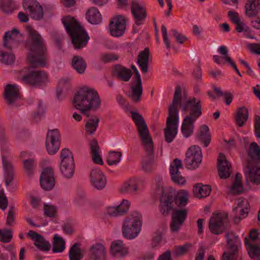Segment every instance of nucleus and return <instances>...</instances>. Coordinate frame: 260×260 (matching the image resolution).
I'll list each match as a JSON object with an SVG mask.
<instances>
[{
    "label": "nucleus",
    "instance_id": "obj_38",
    "mask_svg": "<svg viewBox=\"0 0 260 260\" xmlns=\"http://www.w3.org/2000/svg\"><path fill=\"white\" fill-rule=\"evenodd\" d=\"M218 51L220 55H222V58L224 59V62L229 64L238 75L241 77L242 76L241 74L238 69L236 63L230 56L227 47L225 46H221L218 48Z\"/></svg>",
    "mask_w": 260,
    "mask_h": 260
},
{
    "label": "nucleus",
    "instance_id": "obj_55",
    "mask_svg": "<svg viewBox=\"0 0 260 260\" xmlns=\"http://www.w3.org/2000/svg\"><path fill=\"white\" fill-rule=\"evenodd\" d=\"M119 58V56L114 53H104L100 56V60L105 63L115 61Z\"/></svg>",
    "mask_w": 260,
    "mask_h": 260
},
{
    "label": "nucleus",
    "instance_id": "obj_61",
    "mask_svg": "<svg viewBox=\"0 0 260 260\" xmlns=\"http://www.w3.org/2000/svg\"><path fill=\"white\" fill-rule=\"evenodd\" d=\"M44 210V214L47 217H54L56 212V207L52 205H45Z\"/></svg>",
    "mask_w": 260,
    "mask_h": 260
},
{
    "label": "nucleus",
    "instance_id": "obj_25",
    "mask_svg": "<svg viewBox=\"0 0 260 260\" xmlns=\"http://www.w3.org/2000/svg\"><path fill=\"white\" fill-rule=\"evenodd\" d=\"M4 92L5 98L9 105H12L15 101L20 99L18 86L16 85L7 84Z\"/></svg>",
    "mask_w": 260,
    "mask_h": 260
},
{
    "label": "nucleus",
    "instance_id": "obj_26",
    "mask_svg": "<svg viewBox=\"0 0 260 260\" xmlns=\"http://www.w3.org/2000/svg\"><path fill=\"white\" fill-rule=\"evenodd\" d=\"M113 74L118 80L124 82L128 81L132 76L130 69L119 64L115 66Z\"/></svg>",
    "mask_w": 260,
    "mask_h": 260
},
{
    "label": "nucleus",
    "instance_id": "obj_31",
    "mask_svg": "<svg viewBox=\"0 0 260 260\" xmlns=\"http://www.w3.org/2000/svg\"><path fill=\"white\" fill-rule=\"evenodd\" d=\"M110 249L111 254L115 257H122L127 253V249L120 240L113 242L111 243Z\"/></svg>",
    "mask_w": 260,
    "mask_h": 260
},
{
    "label": "nucleus",
    "instance_id": "obj_1",
    "mask_svg": "<svg viewBox=\"0 0 260 260\" xmlns=\"http://www.w3.org/2000/svg\"><path fill=\"white\" fill-rule=\"evenodd\" d=\"M189 194L186 190L178 192L162 189L160 197L159 211L161 214L168 216L173 213L170 222V230L173 233L178 232L187 218L188 210L183 208L188 202Z\"/></svg>",
    "mask_w": 260,
    "mask_h": 260
},
{
    "label": "nucleus",
    "instance_id": "obj_16",
    "mask_svg": "<svg viewBox=\"0 0 260 260\" xmlns=\"http://www.w3.org/2000/svg\"><path fill=\"white\" fill-rule=\"evenodd\" d=\"M131 12L137 25H141L146 18V10L144 5L136 0H133L131 4Z\"/></svg>",
    "mask_w": 260,
    "mask_h": 260
},
{
    "label": "nucleus",
    "instance_id": "obj_54",
    "mask_svg": "<svg viewBox=\"0 0 260 260\" xmlns=\"http://www.w3.org/2000/svg\"><path fill=\"white\" fill-rule=\"evenodd\" d=\"M14 60L15 56L13 54L0 51V62L5 64H10L14 62Z\"/></svg>",
    "mask_w": 260,
    "mask_h": 260
},
{
    "label": "nucleus",
    "instance_id": "obj_19",
    "mask_svg": "<svg viewBox=\"0 0 260 260\" xmlns=\"http://www.w3.org/2000/svg\"><path fill=\"white\" fill-rule=\"evenodd\" d=\"M126 28L125 22L124 17L118 16L113 18L109 24V31L113 37L122 36Z\"/></svg>",
    "mask_w": 260,
    "mask_h": 260
},
{
    "label": "nucleus",
    "instance_id": "obj_45",
    "mask_svg": "<svg viewBox=\"0 0 260 260\" xmlns=\"http://www.w3.org/2000/svg\"><path fill=\"white\" fill-rule=\"evenodd\" d=\"M100 119L95 116H92L85 124V129L88 135H91L96 131L99 125Z\"/></svg>",
    "mask_w": 260,
    "mask_h": 260
},
{
    "label": "nucleus",
    "instance_id": "obj_13",
    "mask_svg": "<svg viewBox=\"0 0 260 260\" xmlns=\"http://www.w3.org/2000/svg\"><path fill=\"white\" fill-rule=\"evenodd\" d=\"M22 81L31 85H41L47 80V75L43 71H32L23 75Z\"/></svg>",
    "mask_w": 260,
    "mask_h": 260
},
{
    "label": "nucleus",
    "instance_id": "obj_48",
    "mask_svg": "<svg viewBox=\"0 0 260 260\" xmlns=\"http://www.w3.org/2000/svg\"><path fill=\"white\" fill-rule=\"evenodd\" d=\"M52 251L53 252H62L65 249V241L62 238L56 234L54 236Z\"/></svg>",
    "mask_w": 260,
    "mask_h": 260
},
{
    "label": "nucleus",
    "instance_id": "obj_50",
    "mask_svg": "<svg viewBox=\"0 0 260 260\" xmlns=\"http://www.w3.org/2000/svg\"><path fill=\"white\" fill-rule=\"evenodd\" d=\"M24 169L28 176H30L34 172V170L36 166L35 160L33 158H28L22 159Z\"/></svg>",
    "mask_w": 260,
    "mask_h": 260
},
{
    "label": "nucleus",
    "instance_id": "obj_14",
    "mask_svg": "<svg viewBox=\"0 0 260 260\" xmlns=\"http://www.w3.org/2000/svg\"><path fill=\"white\" fill-rule=\"evenodd\" d=\"M23 8L24 10H28L30 17L35 20H40L44 16L42 7L36 0H24Z\"/></svg>",
    "mask_w": 260,
    "mask_h": 260
},
{
    "label": "nucleus",
    "instance_id": "obj_51",
    "mask_svg": "<svg viewBox=\"0 0 260 260\" xmlns=\"http://www.w3.org/2000/svg\"><path fill=\"white\" fill-rule=\"evenodd\" d=\"M132 94L131 98L134 102H138L141 100L142 95L143 88L142 84H136L135 86L131 87Z\"/></svg>",
    "mask_w": 260,
    "mask_h": 260
},
{
    "label": "nucleus",
    "instance_id": "obj_59",
    "mask_svg": "<svg viewBox=\"0 0 260 260\" xmlns=\"http://www.w3.org/2000/svg\"><path fill=\"white\" fill-rule=\"evenodd\" d=\"M15 211L14 206H10L7 214L6 224L8 226H12L15 220Z\"/></svg>",
    "mask_w": 260,
    "mask_h": 260
},
{
    "label": "nucleus",
    "instance_id": "obj_62",
    "mask_svg": "<svg viewBox=\"0 0 260 260\" xmlns=\"http://www.w3.org/2000/svg\"><path fill=\"white\" fill-rule=\"evenodd\" d=\"M192 76L196 82L201 83L202 79V70L200 66H198L193 70L192 73Z\"/></svg>",
    "mask_w": 260,
    "mask_h": 260
},
{
    "label": "nucleus",
    "instance_id": "obj_17",
    "mask_svg": "<svg viewBox=\"0 0 260 260\" xmlns=\"http://www.w3.org/2000/svg\"><path fill=\"white\" fill-rule=\"evenodd\" d=\"M55 182L53 169L50 168L43 169L40 178V183L42 188L45 190H51L54 187Z\"/></svg>",
    "mask_w": 260,
    "mask_h": 260
},
{
    "label": "nucleus",
    "instance_id": "obj_8",
    "mask_svg": "<svg viewBox=\"0 0 260 260\" xmlns=\"http://www.w3.org/2000/svg\"><path fill=\"white\" fill-rule=\"evenodd\" d=\"M142 226V215L137 211H133L129 217L124 221L122 226L123 236L127 239L136 238L140 233Z\"/></svg>",
    "mask_w": 260,
    "mask_h": 260
},
{
    "label": "nucleus",
    "instance_id": "obj_58",
    "mask_svg": "<svg viewBox=\"0 0 260 260\" xmlns=\"http://www.w3.org/2000/svg\"><path fill=\"white\" fill-rule=\"evenodd\" d=\"M51 37L54 41L56 46L58 49H61L62 47V42L64 39L63 35L56 31H53L51 32Z\"/></svg>",
    "mask_w": 260,
    "mask_h": 260
},
{
    "label": "nucleus",
    "instance_id": "obj_40",
    "mask_svg": "<svg viewBox=\"0 0 260 260\" xmlns=\"http://www.w3.org/2000/svg\"><path fill=\"white\" fill-rule=\"evenodd\" d=\"M197 137L201 141L205 147H207L211 142V135L209 128L207 125H203L197 133Z\"/></svg>",
    "mask_w": 260,
    "mask_h": 260
},
{
    "label": "nucleus",
    "instance_id": "obj_18",
    "mask_svg": "<svg viewBox=\"0 0 260 260\" xmlns=\"http://www.w3.org/2000/svg\"><path fill=\"white\" fill-rule=\"evenodd\" d=\"M91 185L98 190L103 189L107 183V179L103 172L99 168L92 169L89 175Z\"/></svg>",
    "mask_w": 260,
    "mask_h": 260
},
{
    "label": "nucleus",
    "instance_id": "obj_23",
    "mask_svg": "<svg viewBox=\"0 0 260 260\" xmlns=\"http://www.w3.org/2000/svg\"><path fill=\"white\" fill-rule=\"evenodd\" d=\"M27 236L35 241L34 245L39 250L43 251H48L50 249V243L47 241L41 235L35 231H29L27 233Z\"/></svg>",
    "mask_w": 260,
    "mask_h": 260
},
{
    "label": "nucleus",
    "instance_id": "obj_63",
    "mask_svg": "<svg viewBox=\"0 0 260 260\" xmlns=\"http://www.w3.org/2000/svg\"><path fill=\"white\" fill-rule=\"evenodd\" d=\"M171 32L175 38L176 41L180 44H182L187 39L185 36L182 35L181 34L179 33L176 29H172L171 30Z\"/></svg>",
    "mask_w": 260,
    "mask_h": 260
},
{
    "label": "nucleus",
    "instance_id": "obj_43",
    "mask_svg": "<svg viewBox=\"0 0 260 260\" xmlns=\"http://www.w3.org/2000/svg\"><path fill=\"white\" fill-rule=\"evenodd\" d=\"M17 8V5L13 0H0V9L4 13H12Z\"/></svg>",
    "mask_w": 260,
    "mask_h": 260
},
{
    "label": "nucleus",
    "instance_id": "obj_42",
    "mask_svg": "<svg viewBox=\"0 0 260 260\" xmlns=\"http://www.w3.org/2000/svg\"><path fill=\"white\" fill-rule=\"evenodd\" d=\"M80 244L75 243L71 247L69 252V260H81L83 257V254L80 248Z\"/></svg>",
    "mask_w": 260,
    "mask_h": 260
},
{
    "label": "nucleus",
    "instance_id": "obj_9",
    "mask_svg": "<svg viewBox=\"0 0 260 260\" xmlns=\"http://www.w3.org/2000/svg\"><path fill=\"white\" fill-rule=\"evenodd\" d=\"M60 172L64 178H71L75 172V163L72 153L68 148L63 149L60 152Z\"/></svg>",
    "mask_w": 260,
    "mask_h": 260
},
{
    "label": "nucleus",
    "instance_id": "obj_20",
    "mask_svg": "<svg viewBox=\"0 0 260 260\" xmlns=\"http://www.w3.org/2000/svg\"><path fill=\"white\" fill-rule=\"evenodd\" d=\"M182 168V161L178 158H175L171 164L170 168V175L172 181L179 185L184 184L186 180L179 172V169Z\"/></svg>",
    "mask_w": 260,
    "mask_h": 260
},
{
    "label": "nucleus",
    "instance_id": "obj_64",
    "mask_svg": "<svg viewBox=\"0 0 260 260\" xmlns=\"http://www.w3.org/2000/svg\"><path fill=\"white\" fill-rule=\"evenodd\" d=\"M254 132L256 137L260 138V116L256 115L254 117Z\"/></svg>",
    "mask_w": 260,
    "mask_h": 260
},
{
    "label": "nucleus",
    "instance_id": "obj_37",
    "mask_svg": "<svg viewBox=\"0 0 260 260\" xmlns=\"http://www.w3.org/2000/svg\"><path fill=\"white\" fill-rule=\"evenodd\" d=\"M71 87L69 81L68 79H62L59 81L56 89V98L61 100L62 96L64 97Z\"/></svg>",
    "mask_w": 260,
    "mask_h": 260
},
{
    "label": "nucleus",
    "instance_id": "obj_57",
    "mask_svg": "<svg viewBox=\"0 0 260 260\" xmlns=\"http://www.w3.org/2000/svg\"><path fill=\"white\" fill-rule=\"evenodd\" d=\"M137 190V185L133 181L126 182L121 187V191L123 193L134 192Z\"/></svg>",
    "mask_w": 260,
    "mask_h": 260
},
{
    "label": "nucleus",
    "instance_id": "obj_53",
    "mask_svg": "<svg viewBox=\"0 0 260 260\" xmlns=\"http://www.w3.org/2000/svg\"><path fill=\"white\" fill-rule=\"evenodd\" d=\"M45 107L43 102L41 101H39L37 104V110L35 112L34 115V120L36 122H38L41 118L45 115Z\"/></svg>",
    "mask_w": 260,
    "mask_h": 260
},
{
    "label": "nucleus",
    "instance_id": "obj_7",
    "mask_svg": "<svg viewBox=\"0 0 260 260\" xmlns=\"http://www.w3.org/2000/svg\"><path fill=\"white\" fill-rule=\"evenodd\" d=\"M65 29L72 39V43L76 49L84 47L89 39L84 28L74 17L67 16L61 19Z\"/></svg>",
    "mask_w": 260,
    "mask_h": 260
},
{
    "label": "nucleus",
    "instance_id": "obj_46",
    "mask_svg": "<svg viewBox=\"0 0 260 260\" xmlns=\"http://www.w3.org/2000/svg\"><path fill=\"white\" fill-rule=\"evenodd\" d=\"M241 175L238 173L236 174L234 184L230 189V192L233 194H239L243 191V186L241 183Z\"/></svg>",
    "mask_w": 260,
    "mask_h": 260
},
{
    "label": "nucleus",
    "instance_id": "obj_39",
    "mask_svg": "<svg viewBox=\"0 0 260 260\" xmlns=\"http://www.w3.org/2000/svg\"><path fill=\"white\" fill-rule=\"evenodd\" d=\"M90 149L92 154L93 161L98 165H102L104 162L101 156L99 154L100 147L96 140L93 139L90 143Z\"/></svg>",
    "mask_w": 260,
    "mask_h": 260
},
{
    "label": "nucleus",
    "instance_id": "obj_12",
    "mask_svg": "<svg viewBox=\"0 0 260 260\" xmlns=\"http://www.w3.org/2000/svg\"><path fill=\"white\" fill-rule=\"evenodd\" d=\"M60 136L57 129L49 130L47 134L46 147L50 155L55 154L60 147Z\"/></svg>",
    "mask_w": 260,
    "mask_h": 260
},
{
    "label": "nucleus",
    "instance_id": "obj_15",
    "mask_svg": "<svg viewBox=\"0 0 260 260\" xmlns=\"http://www.w3.org/2000/svg\"><path fill=\"white\" fill-rule=\"evenodd\" d=\"M23 8L24 10H28L30 17L35 20H40L44 16L42 7L36 0H24Z\"/></svg>",
    "mask_w": 260,
    "mask_h": 260
},
{
    "label": "nucleus",
    "instance_id": "obj_24",
    "mask_svg": "<svg viewBox=\"0 0 260 260\" xmlns=\"http://www.w3.org/2000/svg\"><path fill=\"white\" fill-rule=\"evenodd\" d=\"M226 239L227 248L229 252L237 254L241 244L239 238L233 232L228 233L225 236Z\"/></svg>",
    "mask_w": 260,
    "mask_h": 260
},
{
    "label": "nucleus",
    "instance_id": "obj_36",
    "mask_svg": "<svg viewBox=\"0 0 260 260\" xmlns=\"http://www.w3.org/2000/svg\"><path fill=\"white\" fill-rule=\"evenodd\" d=\"M173 104H171L168 109V117L167 119L166 125H173L178 126L179 122L178 110L177 107Z\"/></svg>",
    "mask_w": 260,
    "mask_h": 260
},
{
    "label": "nucleus",
    "instance_id": "obj_49",
    "mask_svg": "<svg viewBox=\"0 0 260 260\" xmlns=\"http://www.w3.org/2000/svg\"><path fill=\"white\" fill-rule=\"evenodd\" d=\"M191 244L189 243H185L183 245H176L174 246L173 254L175 257L185 255L191 248Z\"/></svg>",
    "mask_w": 260,
    "mask_h": 260
},
{
    "label": "nucleus",
    "instance_id": "obj_44",
    "mask_svg": "<svg viewBox=\"0 0 260 260\" xmlns=\"http://www.w3.org/2000/svg\"><path fill=\"white\" fill-rule=\"evenodd\" d=\"M178 132V126L173 125H167L164 129L165 139L170 143L175 139Z\"/></svg>",
    "mask_w": 260,
    "mask_h": 260
},
{
    "label": "nucleus",
    "instance_id": "obj_52",
    "mask_svg": "<svg viewBox=\"0 0 260 260\" xmlns=\"http://www.w3.org/2000/svg\"><path fill=\"white\" fill-rule=\"evenodd\" d=\"M122 153L121 152L112 151L109 153L107 163L109 165H114L118 164L121 159Z\"/></svg>",
    "mask_w": 260,
    "mask_h": 260
},
{
    "label": "nucleus",
    "instance_id": "obj_5",
    "mask_svg": "<svg viewBox=\"0 0 260 260\" xmlns=\"http://www.w3.org/2000/svg\"><path fill=\"white\" fill-rule=\"evenodd\" d=\"M181 108L183 113H188V114L184 117L181 127L183 136L185 138H188L193 133L194 123L202 114L201 100L194 97L189 98L183 103Z\"/></svg>",
    "mask_w": 260,
    "mask_h": 260
},
{
    "label": "nucleus",
    "instance_id": "obj_4",
    "mask_svg": "<svg viewBox=\"0 0 260 260\" xmlns=\"http://www.w3.org/2000/svg\"><path fill=\"white\" fill-rule=\"evenodd\" d=\"M101 104V100L98 92L93 88L87 87L81 88L75 94L73 99L74 107L81 111L86 117H89L88 112L98 109Z\"/></svg>",
    "mask_w": 260,
    "mask_h": 260
},
{
    "label": "nucleus",
    "instance_id": "obj_3",
    "mask_svg": "<svg viewBox=\"0 0 260 260\" xmlns=\"http://www.w3.org/2000/svg\"><path fill=\"white\" fill-rule=\"evenodd\" d=\"M131 117L138 131V135L146 153V157L142 161V168L146 172L151 171V164L153 160L154 150L152 139L147 125L142 115L137 111H131Z\"/></svg>",
    "mask_w": 260,
    "mask_h": 260
},
{
    "label": "nucleus",
    "instance_id": "obj_41",
    "mask_svg": "<svg viewBox=\"0 0 260 260\" xmlns=\"http://www.w3.org/2000/svg\"><path fill=\"white\" fill-rule=\"evenodd\" d=\"M86 18L92 24H98L102 22V17L99 10L95 7L89 9L86 13Z\"/></svg>",
    "mask_w": 260,
    "mask_h": 260
},
{
    "label": "nucleus",
    "instance_id": "obj_27",
    "mask_svg": "<svg viewBox=\"0 0 260 260\" xmlns=\"http://www.w3.org/2000/svg\"><path fill=\"white\" fill-rule=\"evenodd\" d=\"M129 206V201L127 200H123L119 205L109 207L107 209V213L110 216L114 217L121 216L128 211Z\"/></svg>",
    "mask_w": 260,
    "mask_h": 260
},
{
    "label": "nucleus",
    "instance_id": "obj_60",
    "mask_svg": "<svg viewBox=\"0 0 260 260\" xmlns=\"http://www.w3.org/2000/svg\"><path fill=\"white\" fill-rule=\"evenodd\" d=\"M12 239V232L10 230H0V241L7 243Z\"/></svg>",
    "mask_w": 260,
    "mask_h": 260
},
{
    "label": "nucleus",
    "instance_id": "obj_32",
    "mask_svg": "<svg viewBox=\"0 0 260 260\" xmlns=\"http://www.w3.org/2000/svg\"><path fill=\"white\" fill-rule=\"evenodd\" d=\"M211 187L209 185L198 183L193 186V193L194 197L199 199L205 198L210 194Z\"/></svg>",
    "mask_w": 260,
    "mask_h": 260
},
{
    "label": "nucleus",
    "instance_id": "obj_6",
    "mask_svg": "<svg viewBox=\"0 0 260 260\" xmlns=\"http://www.w3.org/2000/svg\"><path fill=\"white\" fill-rule=\"evenodd\" d=\"M248 158L244 169V174L247 182L254 185L260 184V147L253 142L250 143L246 150Z\"/></svg>",
    "mask_w": 260,
    "mask_h": 260
},
{
    "label": "nucleus",
    "instance_id": "obj_56",
    "mask_svg": "<svg viewBox=\"0 0 260 260\" xmlns=\"http://www.w3.org/2000/svg\"><path fill=\"white\" fill-rule=\"evenodd\" d=\"M181 93L182 90L179 85H177L175 87L174 95L172 101V104L176 106H179L180 107L183 104H181Z\"/></svg>",
    "mask_w": 260,
    "mask_h": 260
},
{
    "label": "nucleus",
    "instance_id": "obj_34",
    "mask_svg": "<svg viewBox=\"0 0 260 260\" xmlns=\"http://www.w3.org/2000/svg\"><path fill=\"white\" fill-rule=\"evenodd\" d=\"M71 66L79 74H83L87 68V64L81 56L74 55L73 56Z\"/></svg>",
    "mask_w": 260,
    "mask_h": 260
},
{
    "label": "nucleus",
    "instance_id": "obj_22",
    "mask_svg": "<svg viewBox=\"0 0 260 260\" xmlns=\"http://www.w3.org/2000/svg\"><path fill=\"white\" fill-rule=\"evenodd\" d=\"M4 177L6 187L9 186L13 182L14 179V170L12 162L6 156H2Z\"/></svg>",
    "mask_w": 260,
    "mask_h": 260
},
{
    "label": "nucleus",
    "instance_id": "obj_47",
    "mask_svg": "<svg viewBox=\"0 0 260 260\" xmlns=\"http://www.w3.org/2000/svg\"><path fill=\"white\" fill-rule=\"evenodd\" d=\"M19 34V30L14 28L12 31H8L5 32V35L3 37V46L7 49H10L11 48V46L9 44L8 39L14 40L15 37L17 36Z\"/></svg>",
    "mask_w": 260,
    "mask_h": 260
},
{
    "label": "nucleus",
    "instance_id": "obj_28",
    "mask_svg": "<svg viewBox=\"0 0 260 260\" xmlns=\"http://www.w3.org/2000/svg\"><path fill=\"white\" fill-rule=\"evenodd\" d=\"M91 258L93 260H105L106 250L105 246L101 243H95L90 247Z\"/></svg>",
    "mask_w": 260,
    "mask_h": 260
},
{
    "label": "nucleus",
    "instance_id": "obj_30",
    "mask_svg": "<svg viewBox=\"0 0 260 260\" xmlns=\"http://www.w3.org/2000/svg\"><path fill=\"white\" fill-rule=\"evenodd\" d=\"M245 14L248 17L257 15L260 11L259 0H247L245 5Z\"/></svg>",
    "mask_w": 260,
    "mask_h": 260
},
{
    "label": "nucleus",
    "instance_id": "obj_33",
    "mask_svg": "<svg viewBox=\"0 0 260 260\" xmlns=\"http://www.w3.org/2000/svg\"><path fill=\"white\" fill-rule=\"evenodd\" d=\"M244 243L250 257L254 260H260V246L250 243L247 237L244 239Z\"/></svg>",
    "mask_w": 260,
    "mask_h": 260
},
{
    "label": "nucleus",
    "instance_id": "obj_35",
    "mask_svg": "<svg viewBox=\"0 0 260 260\" xmlns=\"http://www.w3.org/2000/svg\"><path fill=\"white\" fill-rule=\"evenodd\" d=\"M249 114L247 108L241 107L238 109L235 117V120L237 125L239 127H242L246 122L248 119Z\"/></svg>",
    "mask_w": 260,
    "mask_h": 260
},
{
    "label": "nucleus",
    "instance_id": "obj_21",
    "mask_svg": "<svg viewBox=\"0 0 260 260\" xmlns=\"http://www.w3.org/2000/svg\"><path fill=\"white\" fill-rule=\"evenodd\" d=\"M217 169L218 175L221 179H226L231 175V165L223 153H220L219 155Z\"/></svg>",
    "mask_w": 260,
    "mask_h": 260
},
{
    "label": "nucleus",
    "instance_id": "obj_2",
    "mask_svg": "<svg viewBox=\"0 0 260 260\" xmlns=\"http://www.w3.org/2000/svg\"><path fill=\"white\" fill-rule=\"evenodd\" d=\"M28 40L26 46L28 50L27 60L31 68L46 66L48 54L46 43L42 36L30 26L26 27Z\"/></svg>",
    "mask_w": 260,
    "mask_h": 260
},
{
    "label": "nucleus",
    "instance_id": "obj_29",
    "mask_svg": "<svg viewBox=\"0 0 260 260\" xmlns=\"http://www.w3.org/2000/svg\"><path fill=\"white\" fill-rule=\"evenodd\" d=\"M150 52L148 48L141 51L137 57V64L143 73L148 72Z\"/></svg>",
    "mask_w": 260,
    "mask_h": 260
},
{
    "label": "nucleus",
    "instance_id": "obj_11",
    "mask_svg": "<svg viewBox=\"0 0 260 260\" xmlns=\"http://www.w3.org/2000/svg\"><path fill=\"white\" fill-rule=\"evenodd\" d=\"M202 159V153L200 147L193 145L190 147L186 153L184 161L188 169L194 170L199 167Z\"/></svg>",
    "mask_w": 260,
    "mask_h": 260
},
{
    "label": "nucleus",
    "instance_id": "obj_10",
    "mask_svg": "<svg viewBox=\"0 0 260 260\" xmlns=\"http://www.w3.org/2000/svg\"><path fill=\"white\" fill-rule=\"evenodd\" d=\"M228 214L219 213L210 217L209 228L212 234L219 235L228 229Z\"/></svg>",
    "mask_w": 260,
    "mask_h": 260
}]
</instances>
